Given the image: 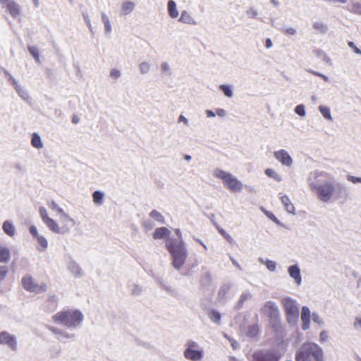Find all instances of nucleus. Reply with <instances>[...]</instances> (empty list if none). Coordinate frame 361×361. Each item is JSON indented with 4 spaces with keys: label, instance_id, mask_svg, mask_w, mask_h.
Segmentation results:
<instances>
[{
    "label": "nucleus",
    "instance_id": "nucleus-7",
    "mask_svg": "<svg viewBox=\"0 0 361 361\" xmlns=\"http://www.w3.org/2000/svg\"><path fill=\"white\" fill-rule=\"evenodd\" d=\"M280 353L275 350H261L252 355L253 361H279Z\"/></svg>",
    "mask_w": 361,
    "mask_h": 361
},
{
    "label": "nucleus",
    "instance_id": "nucleus-53",
    "mask_svg": "<svg viewBox=\"0 0 361 361\" xmlns=\"http://www.w3.org/2000/svg\"><path fill=\"white\" fill-rule=\"evenodd\" d=\"M14 169L18 173H24L27 171L26 166L21 163H16L14 166Z\"/></svg>",
    "mask_w": 361,
    "mask_h": 361
},
{
    "label": "nucleus",
    "instance_id": "nucleus-30",
    "mask_svg": "<svg viewBox=\"0 0 361 361\" xmlns=\"http://www.w3.org/2000/svg\"><path fill=\"white\" fill-rule=\"evenodd\" d=\"M264 173L269 178L275 180L277 182L282 181V177L273 169H267Z\"/></svg>",
    "mask_w": 361,
    "mask_h": 361
},
{
    "label": "nucleus",
    "instance_id": "nucleus-16",
    "mask_svg": "<svg viewBox=\"0 0 361 361\" xmlns=\"http://www.w3.org/2000/svg\"><path fill=\"white\" fill-rule=\"evenodd\" d=\"M135 8V4L131 1H124L121 6L120 16H126L131 13Z\"/></svg>",
    "mask_w": 361,
    "mask_h": 361
},
{
    "label": "nucleus",
    "instance_id": "nucleus-40",
    "mask_svg": "<svg viewBox=\"0 0 361 361\" xmlns=\"http://www.w3.org/2000/svg\"><path fill=\"white\" fill-rule=\"evenodd\" d=\"M314 54L318 57L322 59L323 61H326V63H329L331 61V59L329 57L326 55V54L322 49H315L313 51Z\"/></svg>",
    "mask_w": 361,
    "mask_h": 361
},
{
    "label": "nucleus",
    "instance_id": "nucleus-35",
    "mask_svg": "<svg viewBox=\"0 0 361 361\" xmlns=\"http://www.w3.org/2000/svg\"><path fill=\"white\" fill-rule=\"evenodd\" d=\"M138 68L141 75H146L150 71L151 65L147 61H142L139 63Z\"/></svg>",
    "mask_w": 361,
    "mask_h": 361
},
{
    "label": "nucleus",
    "instance_id": "nucleus-64",
    "mask_svg": "<svg viewBox=\"0 0 361 361\" xmlns=\"http://www.w3.org/2000/svg\"><path fill=\"white\" fill-rule=\"evenodd\" d=\"M350 10L355 13L361 14V4L352 5Z\"/></svg>",
    "mask_w": 361,
    "mask_h": 361
},
{
    "label": "nucleus",
    "instance_id": "nucleus-33",
    "mask_svg": "<svg viewBox=\"0 0 361 361\" xmlns=\"http://www.w3.org/2000/svg\"><path fill=\"white\" fill-rule=\"evenodd\" d=\"M219 89L226 97L231 98L233 96V91L231 85L222 84L219 86Z\"/></svg>",
    "mask_w": 361,
    "mask_h": 361
},
{
    "label": "nucleus",
    "instance_id": "nucleus-12",
    "mask_svg": "<svg viewBox=\"0 0 361 361\" xmlns=\"http://www.w3.org/2000/svg\"><path fill=\"white\" fill-rule=\"evenodd\" d=\"M274 158L278 160L282 165L290 167L293 164V159L285 149H280L274 152Z\"/></svg>",
    "mask_w": 361,
    "mask_h": 361
},
{
    "label": "nucleus",
    "instance_id": "nucleus-38",
    "mask_svg": "<svg viewBox=\"0 0 361 361\" xmlns=\"http://www.w3.org/2000/svg\"><path fill=\"white\" fill-rule=\"evenodd\" d=\"M209 317L213 322L219 324L221 319V314L219 312L213 310L209 313Z\"/></svg>",
    "mask_w": 361,
    "mask_h": 361
},
{
    "label": "nucleus",
    "instance_id": "nucleus-6",
    "mask_svg": "<svg viewBox=\"0 0 361 361\" xmlns=\"http://www.w3.org/2000/svg\"><path fill=\"white\" fill-rule=\"evenodd\" d=\"M213 175L216 178L221 179L224 185L231 192H240L243 188V183L233 174L228 172L219 169H216L213 172Z\"/></svg>",
    "mask_w": 361,
    "mask_h": 361
},
{
    "label": "nucleus",
    "instance_id": "nucleus-8",
    "mask_svg": "<svg viewBox=\"0 0 361 361\" xmlns=\"http://www.w3.org/2000/svg\"><path fill=\"white\" fill-rule=\"evenodd\" d=\"M22 283L24 288L30 292L41 293L46 292L47 290V286L44 283L39 284L31 276H25L22 279Z\"/></svg>",
    "mask_w": 361,
    "mask_h": 361
},
{
    "label": "nucleus",
    "instance_id": "nucleus-44",
    "mask_svg": "<svg viewBox=\"0 0 361 361\" xmlns=\"http://www.w3.org/2000/svg\"><path fill=\"white\" fill-rule=\"evenodd\" d=\"M48 205L51 210L56 212L59 215L61 214L64 212L63 209L54 201H51L48 204Z\"/></svg>",
    "mask_w": 361,
    "mask_h": 361
},
{
    "label": "nucleus",
    "instance_id": "nucleus-60",
    "mask_svg": "<svg viewBox=\"0 0 361 361\" xmlns=\"http://www.w3.org/2000/svg\"><path fill=\"white\" fill-rule=\"evenodd\" d=\"M219 231L229 243L233 242V238L229 234H228L224 230L221 228L219 229Z\"/></svg>",
    "mask_w": 361,
    "mask_h": 361
},
{
    "label": "nucleus",
    "instance_id": "nucleus-41",
    "mask_svg": "<svg viewBox=\"0 0 361 361\" xmlns=\"http://www.w3.org/2000/svg\"><path fill=\"white\" fill-rule=\"evenodd\" d=\"M231 288V283H224L219 290V295L224 298Z\"/></svg>",
    "mask_w": 361,
    "mask_h": 361
},
{
    "label": "nucleus",
    "instance_id": "nucleus-56",
    "mask_svg": "<svg viewBox=\"0 0 361 361\" xmlns=\"http://www.w3.org/2000/svg\"><path fill=\"white\" fill-rule=\"evenodd\" d=\"M8 272V269L6 266H0V282L3 281Z\"/></svg>",
    "mask_w": 361,
    "mask_h": 361
},
{
    "label": "nucleus",
    "instance_id": "nucleus-32",
    "mask_svg": "<svg viewBox=\"0 0 361 361\" xmlns=\"http://www.w3.org/2000/svg\"><path fill=\"white\" fill-rule=\"evenodd\" d=\"M104 194L99 190L94 191L92 194L93 202L94 204L101 205L103 204Z\"/></svg>",
    "mask_w": 361,
    "mask_h": 361
},
{
    "label": "nucleus",
    "instance_id": "nucleus-52",
    "mask_svg": "<svg viewBox=\"0 0 361 361\" xmlns=\"http://www.w3.org/2000/svg\"><path fill=\"white\" fill-rule=\"evenodd\" d=\"M270 220L273 221L277 225L283 226V224L276 217V216L271 212H266L265 214Z\"/></svg>",
    "mask_w": 361,
    "mask_h": 361
},
{
    "label": "nucleus",
    "instance_id": "nucleus-37",
    "mask_svg": "<svg viewBox=\"0 0 361 361\" xmlns=\"http://www.w3.org/2000/svg\"><path fill=\"white\" fill-rule=\"evenodd\" d=\"M319 111L322 114V116L327 120L331 121L332 116L331 114L330 109L328 106H319Z\"/></svg>",
    "mask_w": 361,
    "mask_h": 361
},
{
    "label": "nucleus",
    "instance_id": "nucleus-42",
    "mask_svg": "<svg viewBox=\"0 0 361 361\" xmlns=\"http://www.w3.org/2000/svg\"><path fill=\"white\" fill-rule=\"evenodd\" d=\"M258 331L259 329L257 325H251L248 327L247 335L250 338H254L257 335Z\"/></svg>",
    "mask_w": 361,
    "mask_h": 361
},
{
    "label": "nucleus",
    "instance_id": "nucleus-62",
    "mask_svg": "<svg viewBox=\"0 0 361 361\" xmlns=\"http://www.w3.org/2000/svg\"><path fill=\"white\" fill-rule=\"evenodd\" d=\"M283 32L287 35H295L296 34V30L293 27L284 29Z\"/></svg>",
    "mask_w": 361,
    "mask_h": 361
},
{
    "label": "nucleus",
    "instance_id": "nucleus-5",
    "mask_svg": "<svg viewBox=\"0 0 361 361\" xmlns=\"http://www.w3.org/2000/svg\"><path fill=\"white\" fill-rule=\"evenodd\" d=\"M281 304L284 309L287 322L292 326H295L300 314L297 301L290 297H286L281 299Z\"/></svg>",
    "mask_w": 361,
    "mask_h": 361
},
{
    "label": "nucleus",
    "instance_id": "nucleus-9",
    "mask_svg": "<svg viewBox=\"0 0 361 361\" xmlns=\"http://www.w3.org/2000/svg\"><path fill=\"white\" fill-rule=\"evenodd\" d=\"M0 345H6L12 351H16L18 349L17 338L15 335L11 334L7 331H1Z\"/></svg>",
    "mask_w": 361,
    "mask_h": 361
},
{
    "label": "nucleus",
    "instance_id": "nucleus-43",
    "mask_svg": "<svg viewBox=\"0 0 361 361\" xmlns=\"http://www.w3.org/2000/svg\"><path fill=\"white\" fill-rule=\"evenodd\" d=\"M142 292V288L137 284H133L131 286L130 293L133 296H138Z\"/></svg>",
    "mask_w": 361,
    "mask_h": 361
},
{
    "label": "nucleus",
    "instance_id": "nucleus-19",
    "mask_svg": "<svg viewBox=\"0 0 361 361\" xmlns=\"http://www.w3.org/2000/svg\"><path fill=\"white\" fill-rule=\"evenodd\" d=\"M44 224L54 233L63 234L62 228H61L59 224L53 219L49 218L44 221Z\"/></svg>",
    "mask_w": 361,
    "mask_h": 361
},
{
    "label": "nucleus",
    "instance_id": "nucleus-23",
    "mask_svg": "<svg viewBox=\"0 0 361 361\" xmlns=\"http://www.w3.org/2000/svg\"><path fill=\"white\" fill-rule=\"evenodd\" d=\"M4 232L10 237H13L16 234V228L13 223L9 221H5L2 225Z\"/></svg>",
    "mask_w": 361,
    "mask_h": 361
},
{
    "label": "nucleus",
    "instance_id": "nucleus-39",
    "mask_svg": "<svg viewBox=\"0 0 361 361\" xmlns=\"http://www.w3.org/2000/svg\"><path fill=\"white\" fill-rule=\"evenodd\" d=\"M313 27L321 33H326L328 30V27L326 24L322 22H315L313 24Z\"/></svg>",
    "mask_w": 361,
    "mask_h": 361
},
{
    "label": "nucleus",
    "instance_id": "nucleus-18",
    "mask_svg": "<svg viewBox=\"0 0 361 361\" xmlns=\"http://www.w3.org/2000/svg\"><path fill=\"white\" fill-rule=\"evenodd\" d=\"M48 329L54 334L61 336V338H58L59 340H61V338L72 339L75 338V334H69L66 331L59 329L57 327L49 326Z\"/></svg>",
    "mask_w": 361,
    "mask_h": 361
},
{
    "label": "nucleus",
    "instance_id": "nucleus-36",
    "mask_svg": "<svg viewBox=\"0 0 361 361\" xmlns=\"http://www.w3.org/2000/svg\"><path fill=\"white\" fill-rule=\"evenodd\" d=\"M28 51L37 63H40L39 49L35 46L27 47Z\"/></svg>",
    "mask_w": 361,
    "mask_h": 361
},
{
    "label": "nucleus",
    "instance_id": "nucleus-10",
    "mask_svg": "<svg viewBox=\"0 0 361 361\" xmlns=\"http://www.w3.org/2000/svg\"><path fill=\"white\" fill-rule=\"evenodd\" d=\"M262 312L267 314L271 319L278 320L280 317L279 310L273 301H267L262 307Z\"/></svg>",
    "mask_w": 361,
    "mask_h": 361
},
{
    "label": "nucleus",
    "instance_id": "nucleus-27",
    "mask_svg": "<svg viewBox=\"0 0 361 361\" xmlns=\"http://www.w3.org/2000/svg\"><path fill=\"white\" fill-rule=\"evenodd\" d=\"M10 14L13 17H17L20 13V6L15 1H9L6 6Z\"/></svg>",
    "mask_w": 361,
    "mask_h": 361
},
{
    "label": "nucleus",
    "instance_id": "nucleus-50",
    "mask_svg": "<svg viewBox=\"0 0 361 361\" xmlns=\"http://www.w3.org/2000/svg\"><path fill=\"white\" fill-rule=\"evenodd\" d=\"M294 111L295 114L302 117L305 116L306 114L305 107L303 104L296 106Z\"/></svg>",
    "mask_w": 361,
    "mask_h": 361
},
{
    "label": "nucleus",
    "instance_id": "nucleus-20",
    "mask_svg": "<svg viewBox=\"0 0 361 361\" xmlns=\"http://www.w3.org/2000/svg\"><path fill=\"white\" fill-rule=\"evenodd\" d=\"M280 199L286 211L289 214L295 215V207L293 204L291 202L290 198L287 195H284L281 196Z\"/></svg>",
    "mask_w": 361,
    "mask_h": 361
},
{
    "label": "nucleus",
    "instance_id": "nucleus-4",
    "mask_svg": "<svg viewBox=\"0 0 361 361\" xmlns=\"http://www.w3.org/2000/svg\"><path fill=\"white\" fill-rule=\"evenodd\" d=\"M52 319L58 324L74 329L82 323L83 315L79 310H65L57 312L52 317Z\"/></svg>",
    "mask_w": 361,
    "mask_h": 361
},
{
    "label": "nucleus",
    "instance_id": "nucleus-15",
    "mask_svg": "<svg viewBox=\"0 0 361 361\" xmlns=\"http://www.w3.org/2000/svg\"><path fill=\"white\" fill-rule=\"evenodd\" d=\"M312 314L309 307L303 306L301 310L302 329L306 331L310 329Z\"/></svg>",
    "mask_w": 361,
    "mask_h": 361
},
{
    "label": "nucleus",
    "instance_id": "nucleus-61",
    "mask_svg": "<svg viewBox=\"0 0 361 361\" xmlns=\"http://www.w3.org/2000/svg\"><path fill=\"white\" fill-rule=\"evenodd\" d=\"M29 230H30V233H31V235H32V237L34 238H36L37 236L39 235V234L37 232V227L35 226H34V225L31 226L30 227Z\"/></svg>",
    "mask_w": 361,
    "mask_h": 361
},
{
    "label": "nucleus",
    "instance_id": "nucleus-21",
    "mask_svg": "<svg viewBox=\"0 0 361 361\" xmlns=\"http://www.w3.org/2000/svg\"><path fill=\"white\" fill-rule=\"evenodd\" d=\"M14 89L18 93V96L24 101L29 102L30 101V95L27 90L22 86L19 82L15 85Z\"/></svg>",
    "mask_w": 361,
    "mask_h": 361
},
{
    "label": "nucleus",
    "instance_id": "nucleus-28",
    "mask_svg": "<svg viewBox=\"0 0 361 361\" xmlns=\"http://www.w3.org/2000/svg\"><path fill=\"white\" fill-rule=\"evenodd\" d=\"M11 258L10 250L6 247L0 245V262L7 263Z\"/></svg>",
    "mask_w": 361,
    "mask_h": 361
},
{
    "label": "nucleus",
    "instance_id": "nucleus-59",
    "mask_svg": "<svg viewBox=\"0 0 361 361\" xmlns=\"http://www.w3.org/2000/svg\"><path fill=\"white\" fill-rule=\"evenodd\" d=\"M348 44L349 47L351 48L355 54L361 55V50L356 47L353 42H348Z\"/></svg>",
    "mask_w": 361,
    "mask_h": 361
},
{
    "label": "nucleus",
    "instance_id": "nucleus-45",
    "mask_svg": "<svg viewBox=\"0 0 361 361\" xmlns=\"http://www.w3.org/2000/svg\"><path fill=\"white\" fill-rule=\"evenodd\" d=\"M249 296L250 295L248 293H243L235 306V308L237 310H240L243 307V302L248 299Z\"/></svg>",
    "mask_w": 361,
    "mask_h": 361
},
{
    "label": "nucleus",
    "instance_id": "nucleus-17",
    "mask_svg": "<svg viewBox=\"0 0 361 361\" xmlns=\"http://www.w3.org/2000/svg\"><path fill=\"white\" fill-rule=\"evenodd\" d=\"M67 268L75 277L80 278L82 276V269L76 262L70 261L68 263Z\"/></svg>",
    "mask_w": 361,
    "mask_h": 361
},
{
    "label": "nucleus",
    "instance_id": "nucleus-34",
    "mask_svg": "<svg viewBox=\"0 0 361 361\" xmlns=\"http://www.w3.org/2000/svg\"><path fill=\"white\" fill-rule=\"evenodd\" d=\"M150 218L153 219L154 220L158 221L160 224H165V218L164 216L159 212L158 211L154 209L149 213Z\"/></svg>",
    "mask_w": 361,
    "mask_h": 361
},
{
    "label": "nucleus",
    "instance_id": "nucleus-26",
    "mask_svg": "<svg viewBox=\"0 0 361 361\" xmlns=\"http://www.w3.org/2000/svg\"><path fill=\"white\" fill-rule=\"evenodd\" d=\"M101 18L104 24L105 34L109 35L112 32V26L109 16L106 13L102 12L101 13Z\"/></svg>",
    "mask_w": 361,
    "mask_h": 361
},
{
    "label": "nucleus",
    "instance_id": "nucleus-49",
    "mask_svg": "<svg viewBox=\"0 0 361 361\" xmlns=\"http://www.w3.org/2000/svg\"><path fill=\"white\" fill-rule=\"evenodd\" d=\"M109 76L116 80L121 76V72L117 68H111L109 72Z\"/></svg>",
    "mask_w": 361,
    "mask_h": 361
},
{
    "label": "nucleus",
    "instance_id": "nucleus-22",
    "mask_svg": "<svg viewBox=\"0 0 361 361\" xmlns=\"http://www.w3.org/2000/svg\"><path fill=\"white\" fill-rule=\"evenodd\" d=\"M178 21L188 25H196L197 22L195 18L187 11H183Z\"/></svg>",
    "mask_w": 361,
    "mask_h": 361
},
{
    "label": "nucleus",
    "instance_id": "nucleus-14",
    "mask_svg": "<svg viewBox=\"0 0 361 361\" xmlns=\"http://www.w3.org/2000/svg\"><path fill=\"white\" fill-rule=\"evenodd\" d=\"M185 358L190 361H200L204 356V350H185L183 352Z\"/></svg>",
    "mask_w": 361,
    "mask_h": 361
},
{
    "label": "nucleus",
    "instance_id": "nucleus-46",
    "mask_svg": "<svg viewBox=\"0 0 361 361\" xmlns=\"http://www.w3.org/2000/svg\"><path fill=\"white\" fill-rule=\"evenodd\" d=\"M185 350H200L202 349L200 348V345L194 341H188L187 343L185 344Z\"/></svg>",
    "mask_w": 361,
    "mask_h": 361
},
{
    "label": "nucleus",
    "instance_id": "nucleus-54",
    "mask_svg": "<svg viewBox=\"0 0 361 361\" xmlns=\"http://www.w3.org/2000/svg\"><path fill=\"white\" fill-rule=\"evenodd\" d=\"M266 267L269 271L274 272L276 269V262L272 260L267 259Z\"/></svg>",
    "mask_w": 361,
    "mask_h": 361
},
{
    "label": "nucleus",
    "instance_id": "nucleus-58",
    "mask_svg": "<svg viewBox=\"0 0 361 361\" xmlns=\"http://www.w3.org/2000/svg\"><path fill=\"white\" fill-rule=\"evenodd\" d=\"M347 180L354 184L361 183V177H356L354 176L348 175Z\"/></svg>",
    "mask_w": 361,
    "mask_h": 361
},
{
    "label": "nucleus",
    "instance_id": "nucleus-48",
    "mask_svg": "<svg viewBox=\"0 0 361 361\" xmlns=\"http://www.w3.org/2000/svg\"><path fill=\"white\" fill-rule=\"evenodd\" d=\"M3 71L5 74V75L7 77L8 80L11 82L13 87L16 85L18 83V81L16 80L12 75L10 74V73L5 68L3 69Z\"/></svg>",
    "mask_w": 361,
    "mask_h": 361
},
{
    "label": "nucleus",
    "instance_id": "nucleus-13",
    "mask_svg": "<svg viewBox=\"0 0 361 361\" xmlns=\"http://www.w3.org/2000/svg\"><path fill=\"white\" fill-rule=\"evenodd\" d=\"M288 273L297 286H300L302 284L301 271L298 264L289 266L288 267Z\"/></svg>",
    "mask_w": 361,
    "mask_h": 361
},
{
    "label": "nucleus",
    "instance_id": "nucleus-11",
    "mask_svg": "<svg viewBox=\"0 0 361 361\" xmlns=\"http://www.w3.org/2000/svg\"><path fill=\"white\" fill-rule=\"evenodd\" d=\"M59 220L62 224L63 234L70 232L72 227L75 225V221L66 212H63L59 215Z\"/></svg>",
    "mask_w": 361,
    "mask_h": 361
},
{
    "label": "nucleus",
    "instance_id": "nucleus-51",
    "mask_svg": "<svg viewBox=\"0 0 361 361\" xmlns=\"http://www.w3.org/2000/svg\"><path fill=\"white\" fill-rule=\"evenodd\" d=\"M247 16L250 18H257L258 17V11L253 7L249 8L246 11Z\"/></svg>",
    "mask_w": 361,
    "mask_h": 361
},
{
    "label": "nucleus",
    "instance_id": "nucleus-31",
    "mask_svg": "<svg viewBox=\"0 0 361 361\" xmlns=\"http://www.w3.org/2000/svg\"><path fill=\"white\" fill-rule=\"evenodd\" d=\"M31 144L34 147L37 149H41L43 147L42 139L40 136L36 133H34L32 135Z\"/></svg>",
    "mask_w": 361,
    "mask_h": 361
},
{
    "label": "nucleus",
    "instance_id": "nucleus-1",
    "mask_svg": "<svg viewBox=\"0 0 361 361\" xmlns=\"http://www.w3.org/2000/svg\"><path fill=\"white\" fill-rule=\"evenodd\" d=\"M310 190L317 195V198L322 202H328L333 197L339 199L347 192L346 188L340 183L329 181H312L308 178Z\"/></svg>",
    "mask_w": 361,
    "mask_h": 361
},
{
    "label": "nucleus",
    "instance_id": "nucleus-47",
    "mask_svg": "<svg viewBox=\"0 0 361 361\" xmlns=\"http://www.w3.org/2000/svg\"><path fill=\"white\" fill-rule=\"evenodd\" d=\"M160 69H161V73H163L166 75H171V67L167 62L161 63V66H160Z\"/></svg>",
    "mask_w": 361,
    "mask_h": 361
},
{
    "label": "nucleus",
    "instance_id": "nucleus-55",
    "mask_svg": "<svg viewBox=\"0 0 361 361\" xmlns=\"http://www.w3.org/2000/svg\"><path fill=\"white\" fill-rule=\"evenodd\" d=\"M39 215H40L43 222L44 221H46L47 219H48L49 218H50L48 215L47 209L44 207H39Z\"/></svg>",
    "mask_w": 361,
    "mask_h": 361
},
{
    "label": "nucleus",
    "instance_id": "nucleus-3",
    "mask_svg": "<svg viewBox=\"0 0 361 361\" xmlns=\"http://www.w3.org/2000/svg\"><path fill=\"white\" fill-rule=\"evenodd\" d=\"M322 349L314 343H303L295 353V361H324Z\"/></svg>",
    "mask_w": 361,
    "mask_h": 361
},
{
    "label": "nucleus",
    "instance_id": "nucleus-63",
    "mask_svg": "<svg viewBox=\"0 0 361 361\" xmlns=\"http://www.w3.org/2000/svg\"><path fill=\"white\" fill-rule=\"evenodd\" d=\"M83 17H84V20H85V23H87V25L89 27L90 31L92 32L93 29H92V26L89 16L87 14H83Z\"/></svg>",
    "mask_w": 361,
    "mask_h": 361
},
{
    "label": "nucleus",
    "instance_id": "nucleus-24",
    "mask_svg": "<svg viewBox=\"0 0 361 361\" xmlns=\"http://www.w3.org/2000/svg\"><path fill=\"white\" fill-rule=\"evenodd\" d=\"M171 234V231L166 227H161L157 228L154 233L153 238L154 239H163L166 237H169Z\"/></svg>",
    "mask_w": 361,
    "mask_h": 361
},
{
    "label": "nucleus",
    "instance_id": "nucleus-57",
    "mask_svg": "<svg viewBox=\"0 0 361 361\" xmlns=\"http://www.w3.org/2000/svg\"><path fill=\"white\" fill-rule=\"evenodd\" d=\"M312 320H313V322L314 323H317L319 325H323L324 324V322H323L322 319L319 316L318 314H317L315 312L312 313Z\"/></svg>",
    "mask_w": 361,
    "mask_h": 361
},
{
    "label": "nucleus",
    "instance_id": "nucleus-2",
    "mask_svg": "<svg viewBox=\"0 0 361 361\" xmlns=\"http://www.w3.org/2000/svg\"><path fill=\"white\" fill-rule=\"evenodd\" d=\"M166 247L171 257V264L179 271L185 264L188 251L182 239L169 238L166 240Z\"/></svg>",
    "mask_w": 361,
    "mask_h": 361
},
{
    "label": "nucleus",
    "instance_id": "nucleus-29",
    "mask_svg": "<svg viewBox=\"0 0 361 361\" xmlns=\"http://www.w3.org/2000/svg\"><path fill=\"white\" fill-rule=\"evenodd\" d=\"M35 239L39 245V247H37L38 250L42 252L45 251L48 247V241L46 238L39 235Z\"/></svg>",
    "mask_w": 361,
    "mask_h": 361
},
{
    "label": "nucleus",
    "instance_id": "nucleus-25",
    "mask_svg": "<svg viewBox=\"0 0 361 361\" xmlns=\"http://www.w3.org/2000/svg\"><path fill=\"white\" fill-rule=\"evenodd\" d=\"M167 10L169 16L171 18H176L178 16V11L177 9L176 3L173 0H169L167 3Z\"/></svg>",
    "mask_w": 361,
    "mask_h": 361
}]
</instances>
